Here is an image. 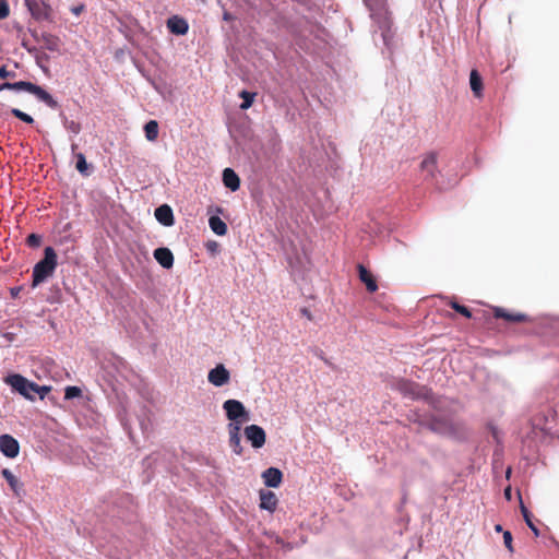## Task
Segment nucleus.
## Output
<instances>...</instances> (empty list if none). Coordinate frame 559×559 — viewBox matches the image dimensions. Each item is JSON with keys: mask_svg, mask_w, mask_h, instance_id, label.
<instances>
[{"mask_svg": "<svg viewBox=\"0 0 559 559\" xmlns=\"http://www.w3.org/2000/svg\"><path fill=\"white\" fill-rule=\"evenodd\" d=\"M365 2L371 12V17L374 19L381 27H389V12L384 3L382 1L372 3L371 0H365Z\"/></svg>", "mask_w": 559, "mask_h": 559, "instance_id": "423d86ee", "label": "nucleus"}, {"mask_svg": "<svg viewBox=\"0 0 559 559\" xmlns=\"http://www.w3.org/2000/svg\"><path fill=\"white\" fill-rule=\"evenodd\" d=\"M223 182L226 188L237 191L240 187V179L231 168H225L223 171Z\"/></svg>", "mask_w": 559, "mask_h": 559, "instance_id": "6ab92c4d", "label": "nucleus"}, {"mask_svg": "<svg viewBox=\"0 0 559 559\" xmlns=\"http://www.w3.org/2000/svg\"><path fill=\"white\" fill-rule=\"evenodd\" d=\"M209 225L213 233L218 236H224L227 234V225L218 216H211L209 219Z\"/></svg>", "mask_w": 559, "mask_h": 559, "instance_id": "4be33fe9", "label": "nucleus"}, {"mask_svg": "<svg viewBox=\"0 0 559 559\" xmlns=\"http://www.w3.org/2000/svg\"><path fill=\"white\" fill-rule=\"evenodd\" d=\"M11 75H14V73H11L10 71H8L4 66L0 67V78L1 79H7Z\"/></svg>", "mask_w": 559, "mask_h": 559, "instance_id": "72a5a7b5", "label": "nucleus"}, {"mask_svg": "<svg viewBox=\"0 0 559 559\" xmlns=\"http://www.w3.org/2000/svg\"><path fill=\"white\" fill-rule=\"evenodd\" d=\"M239 97L243 100L240 105V109L246 110L252 106L255 93H251L243 90L239 93Z\"/></svg>", "mask_w": 559, "mask_h": 559, "instance_id": "393cba45", "label": "nucleus"}, {"mask_svg": "<svg viewBox=\"0 0 559 559\" xmlns=\"http://www.w3.org/2000/svg\"><path fill=\"white\" fill-rule=\"evenodd\" d=\"M226 416L229 420H238L240 418L248 419V412L243 404L237 400H227L223 404Z\"/></svg>", "mask_w": 559, "mask_h": 559, "instance_id": "39448f33", "label": "nucleus"}, {"mask_svg": "<svg viewBox=\"0 0 559 559\" xmlns=\"http://www.w3.org/2000/svg\"><path fill=\"white\" fill-rule=\"evenodd\" d=\"M231 19V15L227 12L224 13V20H230Z\"/></svg>", "mask_w": 559, "mask_h": 559, "instance_id": "a19ab883", "label": "nucleus"}, {"mask_svg": "<svg viewBox=\"0 0 559 559\" xmlns=\"http://www.w3.org/2000/svg\"><path fill=\"white\" fill-rule=\"evenodd\" d=\"M495 531H496V532H502V526H501L500 524H497V525L495 526Z\"/></svg>", "mask_w": 559, "mask_h": 559, "instance_id": "ea45409f", "label": "nucleus"}, {"mask_svg": "<svg viewBox=\"0 0 559 559\" xmlns=\"http://www.w3.org/2000/svg\"><path fill=\"white\" fill-rule=\"evenodd\" d=\"M0 451L3 455L14 459L20 453V444L15 438L10 435L0 436Z\"/></svg>", "mask_w": 559, "mask_h": 559, "instance_id": "6e6552de", "label": "nucleus"}, {"mask_svg": "<svg viewBox=\"0 0 559 559\" xmlns=\"http://www.w3.org/2000/svg\"><path fill=\"white\" fill-rule=\"evenodd\" d=\"M396 389L405 396H411V397H417L419 392H418V385L412 381H408V380H400L397 383H396Z\"/></svg>", "mask_w": 559, "mask_h": 559, "instance_id": "aec40b11", "label": "nucleus"}, {"mask_svg": "<svg viewBox=\"0 0 559 559\" xmlns=\"http://www.w3.org/2000/svg\"><path fill=\"white\" fill-rule=\"evenodd\" d=\"M167 27L173 34L176 35H185L189 29L187 21L177 15L167 20Z\"/></svg>", "mask_w": 559, "mask_h": 559, "instance_id": "f3484780", "label": "nucleus"}, {"mask_svg": "<svg viewBox=\"0 0 559 559\" xmlns=\"http://www.w3.org/2000/svg\"><path fill=\"white\" fill-rule=\"evenodd\" d=\"M302 313H304V316H307L308 318L311 317L310 312L306 308L302 309Z\"/></svg>", "mask_w": 559, "mask_h": 559, "instance_id": "58836bf2", "label": "nucleus"}, {"mask_svg": "<svg viewBox=\"0 0 559 559\" xmlns=\"http://www.w3.org/2000/svg\"><path fill=\"white\" fill-rule=\"evenodd\" d=\"M265 486L277 488L283 481V473L276 467H269L262 473Z\"/></svg>", "mask_w": 559, "mask_h": 559, "instance_id": "f8f14e48", "label": "nucleus"}, {"mask_svg": "<svg viewBox=\"0 0 559 559\" xmlns=\"http://www.w3.org/2000/svg\"><path fill=\"white\" fill-rule=\"evenodd\" d=\"M4 382L10 385L14 392H17L29 401H34L35 394H38L39 399L43 400L51 390L50 386L38 385L37 383L29 381L20 373H12L7 376L4 378Z\"/></svg>", "mask_w": 559, "mask_h": 559, "instance_id": "f257e3e1", "label": "nucleus"}, {"mask_svg": "<svg viewBox=\"0 0 559 559\" xmlns=\"http://www.w3.org/2000/svg\"><path fill=\"white\" fill-rule=\"evenodd\" d=\"M64 128L73 134H79L81 131V124L74 120H66Z\"/></svg>", "mask_w": 559, "mask_h": 559, "instance_id": "2f4dec72", "label": "nucleus"}, {"mask_svg": "<svg viewBox=\"0 0 559 559\" xmlns=\"http://www.w3.org/2000/svg\"><path fill=\"white\" fill-rule=\"evenodd\" d=\"M82 391L79 386H67L64 391V397L71 400L81 396Z\"/></svg>", "mask_w": 559, "mask_h": 559, "instance_id": "c756f323", "label": "nucleus"}, {"mask_svg": "<svg viewBox=\"0 0 559 559\" xmlns=\"http://www.w3.org/2000/svg\"><path fill=\"white\" fill-rule=\"evenodd\" d=\"M155 217L164 226H173L175 223L174 213L169 205L163 204L155 210Z\"/></svg>", "mask_w": 559, "mask_h": 559, "instance_id": "4468645a", "label": "nucleus"}, {"mask_svg": "<svg viewBox=\"0 0 559 559\" xmlns=\"http://www.w3.org/2000/svg\"><path fill=\"white\" fill-rule=\"evenodd\" d=\"M230 433H237V436H240V426H239V424H235V425L230 424L229 425V435Z\"/></svg>", "mask_w": 559, "mask_h": 559, "instance_id": "f704fd0d", "label": "nucleus"}, {"mask_svg": "<svg viewBox=\"0 0 559 559\" xmlns=\"http://www.w3.org/2000/svg\"><path fill=\"white\" fill-rule=\"evenodd\" d=\"M1 475L9 484L14 495L16 497H21L23 491V484L17 479V477L9 468H3Z\"/></svg>", "mask_w": 559, "mask_h": 559, "instance_id": "a211bd4d", "label": "nucleus"}, {"mask_svg": "<svg viewBox=\"0 0 559 559\" xmlns=\"http://www.w3.org/2000/svg\"><path fill=\"white\" fill-rule=\"evenodd\" d=\"M21 290H22V288H21V287H13V288H11V290H10L11 296H12L13 298H16V297L19 296V294H20V292H21Z\"/></svg>", "mask_w": 559, "mask_h": 559, "instance_id": "e433bc0d", "label": "nucleus"}, {"mask_svg": "<svg viewBox=\"0 0 559 559\" xmlns=\"http://www.w3.org/2000/svg\"><path fill=\"white\" fill-rule=\"evenodd\" d=\"M57 253L52 247H46L44 259L37 262L33 269V287L45 282L51 276L57 267Z\"/></svg>", "mask_w": 559, "mask_h": 559, "instance_id": "f03ea898", "label": "nucleus"}, {"mask_svg": "<svg viewBox=\"0 0 559 559\" xmlns=\"http://www.w3.org/2000/svg\"><path fill=\"white\" fill-rule=\"evenodd\" d=\"M450 307L455 310L456 312H459L460 314L464 316L465 318L469 319L472 317V312L471 310L463 306V305H460L459 302H456L455 300H451L449 302Z\"/></svg>", "mask_w": 559, "mask_h": 559, "instance_id": "cd10ccee", "label": "nucleus"}, {"mask_svg": "<svg viewBox=\"0 0 559 559\" xmlns=\"http://www.w3.org/2000/svg\"><path fill=\"white\" fill-rule=\"evenodd\" d=\"M11 114H12L15 118H17V119H20V120H22V121H24V122H26V123H28V124H32V123L34 122V119H33L29 115H27V114L23 112L22 110H20V109H17V108H13V109L11 110Z\"/></svg>", "mask_w": 559, "mask_h": 559, "instance_id": "c85d7f7f", "label": "nucleus"}, {"mask_svg": "<svg viewBox=\"0 0 559 559\" xmlns=\"http://www.w3.org/2000/svg\"><path fill=\"white\" fill-rule=\"evenodd\" d=\"M510 473H511V468H508V471H507V477H509V476H510Z\"/></svg>", "mask_w": 559, "mask_h": 559, "instance_id": "37998d69", "label": "nucleus"}, {"mask_svg": "<svg viewBox=\"0 0 559 559\" xmlns=\"http://www.w3.org/2000/svg\"><path fill=\"white\" fill-rule=\"evenodd\" d=\"M26 5L33 17L36 20H45L49 17L50 7L43 1L38 0H25Z\"/></svg>", "mask_w": 559, "mask_h": 559, "instance_id": "9d476101", "label": "nucleus"}, {"mask_svg": "<svg viewBox=\"0 0 559 559\" xmlns=\"http://www.w3.org/2000/svg\"><path fill=\"white\" fill-rule=\"evenodd\" d=\"M230 373L223 364L217 365L215 368L210 370L207 380L215 386H223L228 383Z\"/></svg>", "mask_w": 559, "mask_h": 559, "instance_id": "1a4fd4ad", "label": "nucleus"}, {"mask_svg": "<svg viewBox=\"0 0 559 559\" xmlns=\"http://www.w3.org/2000/svg\"><path fill=\"white\" fill-rule=\"evenodd\" d=\"M357 270L359 280L366 285L367 290L374 293L378 289L376 277L362 264H358Z\"/></svg>", "mask_w": 559, "mask_h": 559, "instance_id": "ddd939ff", "label": "nucleus"}, {"mask_svg": "<svg viewBox=\"0 0 559 559\" xmlns=\"http://www.w3.org/2000/svg\"><path fill=\"white\" fill-rule=\"evenodd\" d=\"M153 255L155 260L165 269H170L174 265V254L168 248H157L154 250Z\"/></svg>", "mask_w": 559, "mask_h": 559, "instance_id": "dca6fc26", "label": "nucleus"}, {"mask_svg": "<svg viewBox=\"0 0 559 559\" xmlns=\"http://www.w3.org/2000/svg\"><path fill=\"white\" fill-rule=\"evenodd\" d=\"M504 496L508 500H511V488L510 487L504 489Z\"/></svg>", "mask_w": 559, "mask_h": 559, "instance_id": "4c0bfd02", "label": "nucleus"}, {"mask_svg": "<svg viewBox=\"0 0 559 559\" xmlns=\"http://www.w3.org/2000/svg\"><path fill=\"white\" fill-rule=\"evenodd\" d=\"M420 171L424 174V179L433 182L438 173V154L436 152L427 153L420 165Z\"/></svg>", "mask_w": 559, "mask_h": 559, "instance_id": "20e7f679", "label": "nucleus"}, {"mask_svg": "<svg viewBox=\"0 0 559 559\" xmlns=\"http://www.w3.org/2000/svg\"><path fill=\"white\" fill-rule=\"evenodd\" d=\"M9 14V9L8 7L4 4L2 7H0V19H4L7 17Z\"/></svg>", "mask_w": 559, "mask_h": 559, "instance_id": "c9c22d12", "label": "nucleus"}, {"mask_svg": "<svg viewBox=\"0 0 559 559\" xmlns=\"http://www.w3.org/2000/svg\"><path fill=\"white\" fill-rule=\"evenodd\" d=\"M75 157H76V165H75V168L78 169V171L83 175V176H88V165L86 163V159H85V156L83 153H76L75 154Z\"/></svg>", "mask_w": 559, "mask_h": 559, "instance_id": "a878e982", "label": "nucleus"}, {"mask_svg": "<svg viewBox=\"0 0 559 559\" xmlns=\"http://www.w3.org/2000/svg\"><path fill=\"white\" fill-rule=\"evenodd\" d=\"M493 316L497 319H503L508 322L516 323V322H526L528 321V317L524 313L512 312L504 308H495Z\"/></svg>", "mask_w": 559, "mask_h": 559, "instance_id": "9b49d317", "label": "nucleus"}, {"mask_svg": "<svg viewBox=\"0 0 559 559\" xmlns=\"http://www.w3.org/2000/svg\"><path fill=\"white\" fill-rule=\"evenodd\" d=\"M41 236L37 234H29L26 238V245L31 248H37L40 246Z\"/></svg>", "mask_w": 559, "mask_h": 559, "instance_id": "7c9ffc66", "label": "nucleus"}, {"mask_svg": "<svg viewBox=\"0 0 559 559\" xmlns=\"http://www.w3.org/2000/svg\"><path fill=\"white\" fill-rule=\"evenodd\" d=\"M512 542H513V538H512L511 532L504 531L503 532V543H504V546L508 548V550L511 554L514 551Z\"/></svg>", "mask_w": 559, "mask_h": 559, "instance_id": "473e14b6", "label": "nucleus"}, {"mask_svg": "<svg viewBox=\"0 0 559 559\" xmlns=\"http://www.w3.org/2000/svg\"><path fill=\"white\" fill-rule=\"evenodd\" d=\"M278 499L273 491L261 490L260 491V508L270 512L276 510Z\"/></svg>", "mask_w": 559, "mask_h": 559, "instance_id": "2eb2a0df", "label": "nucleus"}, {"mask_svg": "<svg viewBox=\"0 0 559 559\" xmlns=\"http://www.w3.org/2000/svg\"><path fill=\"white\" fill-rule=\"evenodd\" d=\"M4 90H12V91H17V92L24 91V92L35 95L39 100L44 102L50 108H56L58 106V103L52 98V96L47 91H45L39 85H36L32 82H26V81H20V82H14V83L5 82L0 85V91H4Z\"/></svg>", "mask_w": 559, "mask_h": 559, "instance_id": "7ed1b4c3", "label": "nucleus"}, {"mask_svg": "<svg viewBox=\"0 0 559 559\" xmlns=\"http://www.w3.org/2000/svg\"><path fill=\"white\" fill-rule=\"evenodd\" d=\"M145 136L148 141H155L158 136V123L155 120H150L144 126Z\"/></svg>", "mask_w": 559, "mask_h": 559, "instance_id": "5701e85b", "label": "nucleus"}, {"mask_svg": "<svg viewBox=\"0 0 559 559\" xmlns=\"http://www.w3.org/2000/svg\"><path fill=\"white\" fill-rule=\"evenodd\" d=\"M76 148H78V145L73 143V144L71 145V150H72V152L74 153Z\"/></svg>", "mask_w": 559, "mask_h": 559, "instance_id": "79ce46f5", "label": "nucleus"}, {"mask_svg": "<svg viewBox=\"0 0 559 559\" xmlns=\"http://www.w3.org/2000/svg\"><path fill=\"white\" fill-rule=\"evenodd\" d=\"M229 443L236 454L240 455L242 453L240 436H237V433H230Z\"/></svg>", "mask_w": 559, "mask_h": 559, "instance_id": "bb28decb", "label": "nucleus"}, {"mask_svg": "<svg viewBox=\"0 0 559 559\" xmlns=\"http://www.w3.org/2000/svg\"><path fill=\"white\" fill-rule=\"evenodd\" d=\"M245 437L255 449L264 445L266 440L265 431L258 425H250L245 428Z\"/></svg>", "mask_w": 559, "mask_h": 559, "instance_id": "0eeeda50", "label": "nucleus"}, {"mask_svg": "<svg viewBox=\"0 0 559 559\" xmlns=\"http://www.w3.org/2000/svg\"><path fill=\"white\" fill-rule=\"evenodd\" d=\"M521 512H522V515H523L524 521L527 524V526L532 530L534 535L536 537H538L539 536V530L535 525V523L533 522L531 512L527 510V508L523 503H521Z\"/></svg>", "mask_w": 559, "mask_h": 559, "instance_id": "b1692460", "label": "nucleus"}, {"mask_svg": "<svg viewBox=\"0 0 559 559\" xmlns=\"http://www.w3.org/2000/svg\"><path fill=\"white\" fill-rule=\"evenodd\" d=\"M469 84L471 90L473 91L476 97H480L483 95V79L477 70H472L469 74Z\"/></svg>", "mask_w": 559, "mask_h": 559, "instance_id": "412c9836", "label": "nucleus"}]
</instances>
